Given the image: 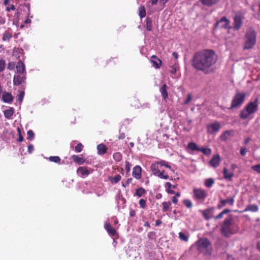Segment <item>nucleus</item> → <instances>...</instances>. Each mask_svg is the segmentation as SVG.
<instances>
[{"instance_id": "13", "label": "nucleus", "mask_w": 260, "mask_h": 260, "mask_svg": "<svg viewBox=\"0 0 260 260\" xmlns=\"http://www.w3.org/2000/svg\"><path fill=\"white\" fill-rule=\"evenodd\" d=\"M234 135V130H228L225 131L221 136L220 139L222 141L227 140L230 137H233Z\"/></svg>"}, {"instance_id": "37", "label": "nucleus", "mask_w": 260, "mask_h": 260, "mask_svg": "<svg viewBox=\"0 0 260 260\" xmlns=\"http://www.w3.org/2000/svg\"><path fill=\"white\" fill-rule=\"evenodd\" d=\"M214 180L212 178H209L205 180V185L207 187H211L214 184Z\"/></svg>"}, {"instance_id": "30", "label": "nucleus", "mask_w": 260, "mask_h": 260, "mask_svg": "<svg viewBox=\"0 0 260 260\" xmlns=\"http://www.w3.org/2000/svg\"><path fill=\"white\" fill-rule=\"evenodd\" d=\"M139 15L140 17L142 18L146 16L145 8L144 6H141L139 8Z\"/></svg>"}, {"instance_id": "48", "label": "nucleus", "mask_w": 260, "mask_h": 260, "mask_svg": "<svg viewBox=\"0 0 260 260\" xmlns=\"http://www.w3.org/2000/svg\"><path fill=\"white\" fill-rule=\"evenodd\" d=\"M28 140H32L34 137V133L32 130H29L27 133Z\"/></svg>"}, {"instance_id": "4", "label": "nucleus", "mask_w": 260, "mask_h": 260, "mask_svg": "<svg viewBox=\"0 0 260 260\" xmlns=\"http://www.w3.org/2000/svg\"><path fill=\"white\" fill-rule=\"evenodd\" d=\"M244 39V49L252 48L256 42V33L255 30L251 28H249L246 32Z\"/></svg>"}, {"instance_id": "12", "label": "nucleus", "mask_w": 260, "mask_h": 260, "mask_svg": "<svg viewBox=\"0 0 260 260\" xmlns=\"http://www.w3.org/2000/svg\"><path fill=\"white\" fill-rule=\"evenodd\" d=\"M220 160L221 158L219 154L214 155L210 161V164L211 166L216 168L219 166Z\"/></svg>"}, {"instance_id": "19", "label": "nucleus", "mask_w": 260, "mask_h": 260, "mask_svg": "<svg viewBox=\"0 0 260 260\" xmlns=\"http://www.w3.org/2000/svg\"><path fill=\"white\" fill-rule=\"evenodd\" d=\"M105 228L110 235L114 236L116 235V232L115 230L109 223H105Z\"/></svg>"}, {"instance_id": "32", "label": "nucleus", "mask_w": 260, "mask_h": 260, "mask_svg": "<svg viewBox=\"0 0 260 260\" xmlns=\"http://www.w3.org/2000/svg\"><path fill=\"white\" fill-rule=\"evenodd\" d=\"M12 37V34L7 31H5L3 36L2 39L3 41H8Z\"/></svg>"}, {"instance_id": "49", "label": "nucleus", "mask_w": 260, "mask_h": 260, "mask_svg": "<svg viewBox=\"0 0 260 260\" xmlns=\"http://www.w3.org/2000/svg\"><path fill=\"white\" fill-rule=\"evenodd\" d=\"M83 147V145L81 143H79L77 146H75V149L77 152H80L82 150Z\"/></svg>"}, {"instance_id": "61", "label": "nucleus", "mask_w": 260, "mask_h": 260, "mask_svg": "<svg viewBox=\"0 0 260 260\" xmlns=\"http://www.w3.org/2000/svg\"><path fill=\"white\" fill-rule=\"evenodd\" d=\"M172 202L175 204L177 203L178 199L177 198H176V197H173L172 199Z\"/></svg>"}, {"instance_id": "63", "label": "nucleus", "mask_w": 260, "mask_h": 260, "mask_svg": "<svg viewBox=\"0 0 260 260\" xmlns=\"http://www.w3.org/2000/svg\"><path fill=\"white\" fill-rule=\"evenodd\" d=\"M161 223V221L160 220H157L155 221V224L156 226L159 225Z\"/></svg>"}, {"instance_id": "56", "label": "nucleus", "mask_w": 260, "mask_h": 260, "mask_svg": "<svg viewBox=\"0 0 260 260\" xmlns=\"http://www.w3.org/2000/svg\"><path fill=\"white\" fill-rule=\"evenodd\" d=\"M125 164V169L127 172H129L130 171L131 164L128 161H126Z\"/></svg>"}, {"instance_id": "36", "label": "nucleus", "mask_w": 260, "mask_h": 260, "mask_svg": "<svg viewBox=\"0 0 260 260\" xmlns=\"http://www.w3.org/2000/svg\"><path fill=\"white\" fill-rule=\"evenodd\" d=\"M165 186L166 187V191L168 193L174 194L175 193V191L171 189V187H172V184L170 182H167L166 183Z\"/></svg>"}, {"instance_id": "45", "label": "nucleus", "mask_w": 260, "mask_h": 260, "mask_svg": "<svg viewBox=\"0 0 260 260\" xmlns=\"http://www.w3.org/2000/svg\"><path fill=\"white\" fill-rule=\"evenodd\" d=\"M183 203L185 206L188 208H190L192 207V203L189 200H185L183 201Z\"/></svg>"}, {"instance_id": "44", "label": "nucleus", "mask_w": 260, "mask_h": 260, "mask_svg": "<svg viewBox=\"0 0 260 260\" xmlns=\"http://www.w3.org/2000/svg\"><path fill=\"white\" fill-rule=\"evenodd\" d=\"M49 160L51 161H53L54 162H59L60 160V158L59 156H50L49 157Z\"/></svg>"}, {"instance_id": "46", "label": "nucleus", "mask_w": 260, "mask_h": 260, "mask_svg": "<svg viewBox=\"0 0 260 260\" xmlns=\"http://www.w3.org/2000/svg\"><path fill=\"white\" fill-rule=\"evenodd\" d=\"M251 169L256 173L260 174V164L252 166L251 167Z\"/></svg>"}, {"instance_id": "15", "label": "nucleus", "mask_w": 260, "mask_h": 260, "mask_svg": "<svg viewBox=\"0 0 260 260\" xmlns=\"http://www.w3.org/2000/svg\"><path fill=\"white\" fill-rule=\"evenodd\" d=\"M151 62L155 68L158 69L160 67L161 61L156 56L153 55L151 57Z\"/></svg>"}, {"instance_id": "41", "label": "nucleus", "mask_w": 260, "mask_h": 260, "mask_svg": "<svg viewBox=\"0 0 260 260\" xmlns=\"http://www.w3.org/2000/svg\"><path fill=\"white\" fill-rule=\"evenodd\" d=\"M158 163H159V164L160 166H165V167H167V168L169 169L171 171H174L172 170V168H171V166H170V165H169L168 162H167L165 161V160H161V161H160L158 162Z\"/></svg>"}, {"instance_id": "21", "label": "nucleus", "mask_w": 260, "mask_h": 260, "mask_svg": "<svg viewBox=\"0 0 260 260\" xmlns=\"http://www.w3.org/2000/svg\"><path fill=\"white\" fill-rule=\"evenodd\" d=\"M168 86L166 84H164L160 88V92L163 98L166 99L168 98V94L167 91Z\"/></svg>"}, {"instance_id": "60", "label": "nucleus", "mask_w": 260, "mask_h": 260, "mask_svg": "<svg viewBox=\"0 0 260 260\" xmlns=\"http://www.w3.org/2000/svg\"><path fill=\"white\" fill-rule=\"evenodd\" d=\"M135 214H136V213H135V211L133 210H132L130 211V212H129V215L131 217H134L135 216Z\"/></svg>"}, {"instance_id": "11", "label": "nucleus", "mask_w": 260, "mask_h": 260, "mask_svg": "<svg viewBox=\"0 0 260 260\" xmlns=\"http://www.w3.org/2000/svg\"><path fill=\"white\" fill-rule=\"evenodd\" d=\"M242 24V20L240 16H236L234 17L233 28L234 30H239Z\"/></svg>"}, {"instance_id": "27", "label": "nucleus", "mask_w": 260, "mask_h": 260, "mask_svg": "<svg viewBox=\"0 0 260 260\" xmlns=\"http://www.w3.org/2000/svg\"><path fill=\"white\" fill-rule=\"evenodd\" d=\"M97 149L99 154H104L106 152L107 148L105 145L101 144L98 145Z\"/></svg>"}, {"instance_id": "62", "label": "nucleus", "mask_w": 260, "mask_h": 260, "mask_svg": "<svg viewBox=\"0 0 260 260\" xmlns=\"http://www.w3.org/2000/svg\"><path fill=\"white\" fill-rule=\"evenodd\" d=\"M230 212V210L228 209H224L222 211L223 215L227 214V213H229Z\"/></svg>"}, {"instance_id": "2", "label": "nucleus", "mask_w": 260, "mask_h": 260, "mask_svg": "<svg viewBox=\"0 0 260 260\" xmlns=\"http://www.w3.org/2000/svg\"><path fill=\"white\" fill-rule=\"evenodd\" d=\"M258 107L257 99L248 103L241 111L239 115L240 118L243 120L252 119L253 118V115L258 110Z\"/></svg>"}, {"instance_id": "9", "label": "nucleus", "mask_w": 260, "mask_h": 260, "mask_svg": "<svg viewBox=\"0 0 260 260\" xmlns=\"http://www.w3.org/2000/svg\"><path fill=\"white\" fill-rule=\"evenodd\" d=\"M26 80V76L23 74H16L14 76L13 83L14 85L19 86Z\"/></svg>"}, {"instance_id": "6", "label": "nucleus", "mask_w": 260, "mask_h": 260, "mask_svg": "<svg viewBox=\"0 0 260 260\" xmlns=\"http://www.w3.org/2000/svg\"><path fill=\"white\" fill-rule=\"evenodd\" d=\"M246 93L244 92H237L231 103V105L230 109H232L235 108H238L243 104L245 100Z\"/></svg>"}, {"instance_id": "23", "label": "nucleus", "mask_w": 260, "mask_h": 260, "mask_svg": "<svg viewBox=\"0 0 260 260\" xmlns=\"http://www.w3.org/2000/svg\"><path fill=\"white\" fill-rule=\"evenodd\" d=\"M158 165H159L158 162H156L154 164H152L150 167L151 170L152 171V172H153V174L155 176H156L159 171V170L158 169Z\"/></svg>"}, {"instance_id": "17", "label": "nucleus", "mask_w": 260, "mask_h": 260, "mask_svg": "<svg viewBox=\"0 0 260 260\" xmlns=\"http://www.w3.org/2000/svg\"><path fill=\"white\" fill-rule=\"evenodd\" d=\"M13 99L12 95L9 92H5L3 95L2 100L5 103H10Z\"/></svg>"}, {"instance_id": "52", "label": "nucleus", "mask_w": 260, "mask_h": 260, "mask_svg": "<svg viewBox=\"0 0 260 260\" xmlns=\"http://www.w3.org/2000/svg\"><path fill=\"white\" fill-rule=\"evenodd\" d=\"M247 151V150L246 148L245 147H242L240 149V154L242 156H244L246 155V153Z\"/></svg>"}, {"instance_id": "16", "label": "nucleus", "mask_w": 260, "mask_h": 260, "mask_svg": "<svg viewBox=\"0 0 260 260\" xmlns=\"http://www.w3.org/2000/svg\"><path fill=\"white\" fill-rule=\"evenodd\" d=\"M77 173L81 176H88L90 173L87 168L80 167L77 170Z\"/></svg>"}, {"instance_id": "28", "label": "nucleus", "mask_w": 260, "mask_h": 260, "mask_svg": "<svg viewBox=\"0 0 260 260\" xmlns=\"http://www.w3.org/2000/svg\"><path fill=\"white\" fill-rule=\"evenodd\" d=\"M214 209L213 208H209L205 210L201 211V213L202 215L204 216L206 220H208L209 219V215L210 214V212Z\"/></svg>"}, {"instance_id": "33", "label": "nucleus", "mask_w": 260, "mask_h": 260, "mask_svg": "<svg viewBox=\"0 0 260 260\" xmlns=\"http://www.w3.org/2000/svg\"><path fill=\"white\" fill-rule=\"evenodd\" d=\"M258 210V207L257 205L253 204L248 206L245 209V211H250L252 212H256Z\"/></svg>"}, {"instance_id": "22", "label": "nucleus", "mask_w": 260, "mask_h": 260, "mask_svg": "<svg viewBox=\"0 0 260 260\" xmlns=\"http://www.w3.org/2000/svg\"><path fill=\"white\" fill-rule=\"evenodd\" d=\"M235 196L232 197L231 198L226 199V200H221L220 203L222 204V206H225L226 204H229L230 205L233 206L234 203Z\"/></svg>"}, {"instance_id": "38", "label": "nucleus", "mask_w": 260, "mask_h": 260, "mask_svg": "<svg viewBox=\"0 0 260 260\" xmlns=\"http://www.w3.org/2000/svg\"><path fill=\"white\" fill-rule=\"evenodd\" d=\"M199 151L202 152L204 154L209 155L211 154V150L210 148H199Z\"/></svg>"}, {"instance_id": "50", "label": "nucleus", "mask_w": 260, "mask_h": 260, "mask_svg": "<svg viewBox=\"0 0 260 260\" xmlns=\"http://www.w3.org/2000/svg\"><path fill=\"white\" fill-rule=\"evenodd\" d=\"M6 67V63L4 60H0V72H3Z\"/></svg>"}, {"instance_id": "8", "label": "nucleus", "mask_w": 260, "mask_h": 260, "mask_svg": "<svg viewBox=\"0 0 260 260\" xmlns=\"http://www.w3.org/2000/svg\"><path fill=\"white\" fill-rule=\"evenodd\" d=\"M207 128L208 133L213 134L219 131L221 124L219 122L215 121L209 124Z\"/></svg>"}, {"instance_id": "55", "label": "nucleus", "mask_w": 260, "mask_h": 260, "mask_svg": "<svg viewBox=\"0 0 260 260\" xmlns=\"http://www.w3.org/2000/svg\"><path fill=\"white\" fill-rule=\"evenodd\" d=\"M223 214L221 212L219 214H218L217 216H215L214 219L215 220H217L218 219H221V218H223Z\"/></svg>"}, {"instance_id": "26", "label": "nucleus", "mask_w": 260, "mask_h": 260, "mask_svg": "<svg viewBox=\"0 0 260 260\" xmlns=\"http://www.w3.org/2000/svg\"><path fill=\"white\" fill-rule=\"evenodd\" d=\"M202 4L204 5L207 6H211L213 5H215L217 2L219 1V0H201Z\"/></svg>"}, {"instance_id": "31", "label": "nucleus", "mask_w": 260, "mask_h": 260, "mask_svg": "<svg viewBox=\"0 0 260 260\" xmlns=\"http://www.w3.org/2000/svg\"><path fill=\"white\" fill-rule=\"evenodd\" d=\"M121 178V177L120 175H116L114 177H110L109 178V180L111 181L112 183L116 184L120 180Z\"/></svg>"}, {"instance_id": "24", "label": "nucleus", "mask_w": 260, "mask_h": 260, "mask_svg": "<svg viewBox=\"0 0 260 260\" xmlns=\"http://www.w3.org/2000/svg\"><path fill=\"white\" fill-rule=\"evenodd\" d=\"M72 158L78 165H82L85 161V160L83 158L80 157L77 155H72Z\"/></svg>"}, {"instance_id": "25", "label": "nucleus", "mask_w": 260, "mask_h": 260, "mask_svg": "<svg viewBox=\"0 0 260 260\" xmlns=\"http://www.w3.org/2000/svg\"><path fill=\"white\" fill-rule=\"evenodd\" d=\"M14 109L12 108H10L4 111L5 117L7 119H10L14 114Z\"/></svg>"}, {"instance_id": "39", "label": "nucleus", "mask_w": 260, "mask_h": 260, "mask_svg": "<svg viewBox=\"0 0 260 260\" xmlns=\"http://www.w3.org/2000/svg\"><path fill=\"white\" fill-rule=\"evenodd\" d=\"M179 239L185 242H187L188 240V237L187 235H186L184 233L180 232L179 233Z\"/></svg>"}, {"instance_id": "51", "label": "nucleus", "mask_w": 260, "mask_h": 260, "mask_svg": "<svg viewBox=\"0 0 260 260\" xmlns=\"http://www.w3.org/2000/svg\"><path fill=\"white\" fill-rule=\"evenodd\" d=\"M192 95L190 93H188L187 94V99L184 102V105H187L188 104L191 100H192Z\"/></svg>"}, {"instance_id": "42", "label": "nucleus", "mask_w": 260, "mask_h": 260, "mask_svg": "<svg viewBox=\"0 0 260 260\" xmlns=\"http://www.w3.org/2000/svg\"><path fill=\"white\" fill-rule=\"evenodd\" d=\"M113 158L117 161H120L121 159L122 155L119 152H116L113 154Z\"/></svg>"}, {"instance_id": "20", "label": "nucleus", "mask_w": 260, "mask_h": 260, "mask_svg": "<svg viewBox=\"0 0 260 260\" xmlns=\"http://www.w3.org/2000/svg\"><path fill=\"white\" fill-rule=\"evenodd\" d=\"M224 178L228 179L230 181L232 180V177L234 176L233 172H230L226 168H224L223 170Z\"/></svg>"}, {"instance_id": "18", "label": "nucleus", "mask_w": 260, "mask_h": 260, "mask_svg": "<svg viewBox=\"0 0 260 260\" xmlns=\"http://www.w3.org/2000/svg\"><path fill=\"white\" fill-rule=\"evenodd\" d=\"M16 68L17 73L19 74H23L25 70L24 64L21 61H19L17 62Z\"/></svg>"}, {"instance_id": "57", "label": "nucleus", "mask_w": 260, "mask_h": 260, "mask_svg": "<svg viewBox=\"0 0 260 260\" xmlns=\"http://www.w3.org/2000/svg\"><path fill=\"white\" fill-rule=\"evenodd\" d=\"M171 70L170 71V72L173 74H175L176 72V67L175 66H171Z\"/></svg>"}, {"instance_id": "58", "label": "nucleus", "mask_w": 260, "mask_h": 260, "mask_svg": "<svg viewBox=\"0 0 260 260\" xmlns=\"http://www.w3.org/2000/svg\"><path fill=\"white\" fill-rule=\"evenodd\" d=\"M15 9V7L13 5H12L10 7H7L6 11L7 12H10L11 10H14Z\"/></svg>"}, {"instance_id": "35", "label": "nucleus", "mask_w": 260, "mask_h": 260, "mask_svg": "<svg viewBox=\"0 0 260 260\" xmlns=\"http://www.w3.org/2000/svg\"><path fill=\"white\" fill-rule=\"evenodd\" d=\"M188 148L191 150L194 151L198 150L199 151V148L198 147L197 145L193 142H190L188 144Z\"/></svg>"}, {"instance_id": "29", "label": "nucleus", "mask_w": 260, "mask_h": 260, "mask_svg": "<svg viewBox=\"0 0 260 260\" xmlns=\"http://www.w3.org/2000/svg\"><path fill=\"white\" fill-rule=\"evenodd\" d=\"M146 193V190L142 187L138 188L136 190L135 195L138 197H141Z\"/></svg>"}, {"instance_id": "10", "label": "nucleus", "mask_w": 260, "mask_h": 260, "mask_svg": "<svg viewBox=\"0 0 260 260\" xmlns=\"http://www.w3.org/2000/svg\"><path fill=\"white\" fill-rule=\"evenodd\" d=\"M216 26L218 27L224 28L231 27L229 20L225 17H222L216 23Z\"/></svg>"}, {"instance_id": "54", "label": "nucleus", "mask_w": 260, "mask_h": 260, "mask_svg": "<svg viewBox=\"0 0 260 260\" xmlns=\"http://www.w3.org/2000/svg\"><path fill=\"white\" fill-rule=\"evenodd\" d=\"M24 92L23 91L20 92L19 95H18V100L19 101H22L24 97Z\"/></svg>"}, {"instance_id": "3", "label": "nucleus", "mask_w": 260, "mask_h": 260, "mask_svg": "<svg viewBox=\"0 0 260 260\" xmlns=\"http://www.w3.org/2000/svg\"><path fill=\"white\" fill-rule=\"evenodd\" d=\"M238 228L236 223L234 222L232 217L225 219L221 227V233L225 237H230L238 231Z\"/></svg>"}, {"instance_id": "43", "label": "nucleus", "mask_w": 260, "mask_h": 260, "mask_svg": "<svg viewBox=\"0 0 260 260\" xmlns=\"http://www.w3.org/2000/svg\"><path fill=\"white\" fill-rule=\"evenodd\" d=\"M162 206H163V210L164 211H167L169 207L171 206V203L170 202H165L162 203Z\"/></svg>"}, {"instance_id": "47", "label": "nucleus", "mask_w": 260, "mask_h": 260, "mask_svg": "<svg viewBox=\"0 0 260 260\" xmlns=\"http://www.w3.org/2000/svg\"><path fill=\"white\" fill-rule=\"evenodd\" d=\"M139 204L141 208L145 209L146 207V200L143 199H140L139 201Z\"/></svg>"}, {"instance_id": "34", "label": "nucleus", "mask_w": 260, "mask_h": 260, "mask_svg": "<svg viewBox=\"0 0 260 260\" xmlns=\"http://www.w3.org/2000/svg\"><path fill=\"white\" fill-rule=\"evenodd\" d=\"M156 176L165 180H167L169 178V175L165 174V171H162L161 172L159 171Z\"/></svg>"}, {"instance_id": "1", "label": "nucleus", "mask_w": 260, "mask_h": 260, "mask_svg": "<svg viewBox=\"0 0 260 260\" xmlns=\"http://www.w3.org/2000/svg\"><path fill=\"white\" fill-rule=\"evenodd\" d=\"M218 59V55L214 50L203 49L193 54L191 65L197 70L209 74L213 71V67Z\"/></svg>"}, {"instance_id": "59", "label": "nucleus", "mask_w": 260, "mask_h": 260, "mask_svg": "<svg viewBox=\"0 0 260 260\" xmlns=\"http://www.w3.org/2000/svg\"><path fill=\"white\" fill-rule=\"evenodd\" d=\"M34 150V147L32 145H29L28 146V151L29 153H31Z\"/></svg>"}, {"instance_id": "53", "label": "nucleus", "mask_w": 260, "mask_h": 260, "mask_svg": "<svg viewBox=\"0 0 260 260\" xmlns=\"http://www.w3.org/2000/svg\"><path fill=\"white\" fill-rule=\"evenodd\" d=\"M15 63L14 62H9L8 65V69L12 70L14 69Z\"/></svg>"}, {"instance_id": "14", "label": "nucleus", "mask_w": 260, "mask_h": 260, "mask_svg": "<svg viewBox=\"0 0 260 260\" xmlns=\"http://www.w3.org/2000/svg\"><path fill=\"white\" fill-rule=\"evenodd\" d=\"M133 176L137 179L141 177V168L139 166H135L133 170Z\"/></svg>"}, {"instance_id": "40", "label": "nucleus", "mask_w": 260, "mask_h": 260, "mask_svg": "<svg viewBox=\"0 0 260 260\" xmlns=\"http://www.w3.org/2000/svg\"><path fill=\"white\" fill-rule=\"evenodd\" d=\"M146 28L148 31H151L152 28L151 20L148 18L146 19Z\"/></svg>"}, {"instance_id": "64", "label": "nucleus", "mask_w": 260, "mask_h": 260, "mask_svg": "<svg viewBox=\"0 0 260 260\" xmlns=\"http://www.w3.org/2000/svg\"><path fill=\"white\" fill-rule=\"evenodd\" d=\"M173 54V56H174V57L175 58H176V59H177V58H178V54H177L176 52H173V54Z\"/></svg>"}, {"instance_id": "5", "label": "nucleus", "mask_w": 260, "mask_h": 260, "mask_svg": "<svg viewBox=\"0 0 260 260\" xmlns=\"http://www.w3.org/2000/svg\"><path fill=\"white\" fill-rule=\"evenodd\" d=\"M198 250L205 254L210 255L212 252V245L209 240L207 238L199 239L197 242Z\"/></svg>"}, {"instance_id": "7", "label": "nucleus", "mask_w": 260, "mask_h": 260, "mask_svg": "<svg viewBox=\"0 0 260 260\" xmlns=\"http://www.w3.org/2000/svg\"><path fill=\"white\" fill-rule=\"evenodd\" d=\"M207 197V191L201 188H194L193 190V198L194 200L204 202Z\"/></svg>"}]
</instances>
